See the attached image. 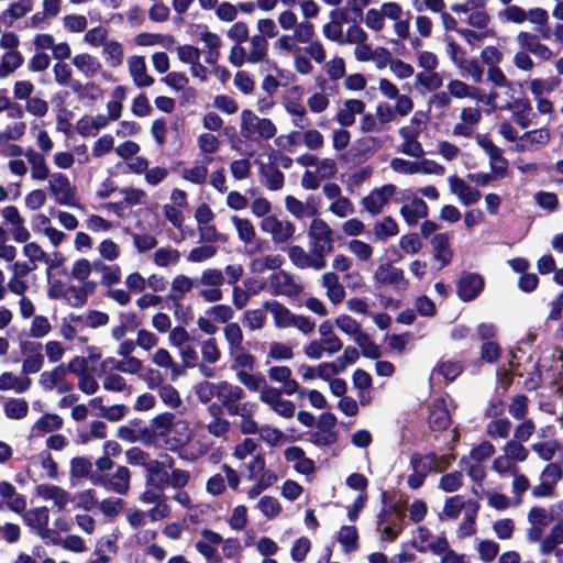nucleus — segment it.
I'll list each match as a JSON object with an SVG mask.
<instances>
[{"instance_id": "1", "label": "nucleus", "mask_w": 563, "mask_h": 563, "mask_svg": "<svg viewBox=\"0 0 563 563\" xmlns=\"http://www.w3.org/2000/svg\"><path fill=\"white\" fill-rule=\"evenodd\" d=\"M485 279L478 273L463 271L456 282V295L463 302L475 300L484 290Z\"/></svg>"}, {"instance_id": "2", "label": "nucleus", "mask_w": 563, "mask_h": 563, "mask_svg": "<svg viewBox=\"0 0 563 563\" xmlns=\"http://www.w3.org/2000/svg\"><path fill=\"white\" fill-rule=\"evenodd\" d=\"M48 189L58 205L77 207L76 187L71 186L68 177L62 173H54Z\"/></svg>"}, {"instance_id": "3", "label": "nucleus", "mask_w": 563, "mask_h": 563, "mask_svg": "<svg viewBox=\"0 0 563 563\" xmlns=\"http://www.w3.org/2000/svg\"><path fill=\"white\" fill-rule=\"evenodd\" d=\"M374 282L377 287L393 286L396 290L407 289L409 282L405 278L402 268L395 267L391 263L378 265L374 273Z\"/></svg>"}, {"instance_id": "4", "label": "nucleus", "mask_w": 563, "mask_h": 563, "mask_svg": "<svg viewBox=\"0 0 563 563\" xmlns=\"http://www.w3.org/2000/svg\"><path fill=\"white\" fill-rule=\"evenodd\" d=\"M475 139L488 155L493 173L497 177L504 178L507 174L508 161L503 156V151L487 135L476 134Z\"/></svg>"}, {"instance_id": "5", "label": "nucleus", "mask_w": 563, "mask_h": 563, "mask_svg": "<svg viewBox=\"0 0 563 563\" xmlns=\"http://www.w3.org/2000/svg\"><path fill=\"white\" fill-rule=\"evenodd\" d=\"M67 369L69 373L79 376L78 387L87 394L93 395L99 389L98 382L89 374L87 360L84 356H75L68 364Z\"/></svg>"}, {"instance_id": "6", "label": "nucleus", "mask_w": 563, "mask_h": 563, "mask_svg": "<svg viewBox=\"0 0 563 563\" xmlns=\"http://www.w3.org/2000/svg\"><path fill=\"white\" fill-rule=\"evenodd\" d=\"M397 187L394 184L383 185L380 188L373 189L362 199L364 208L373 216L382 212L384 206L396 192Z\"/></svg>"}, {"instance_id": "7", "label": "nucleus", "mask_w": 563, "mask_h": 563, "mask_svg": "<svg viewBox=\"0 0 563 563\" xmlns=\"http://www.w3.org/2000/svg\"><path fill=\"white\" fill-rule=\"evenodd\" d=\"M261 229L272 234V240L278 244L287 242L295 233V225L290 221L285 223L275 216H267L261 222Z\"/></svg>"}, {"instance_id": "8", "label": "nucleus", "mask_w": 563, "mask_h": 563, "mask_svg": "<svg viewBox=\"0 0 563 563\" xmlns=\"http://www.w3.org/2000/svg\"><path fill=\"white\" fill-rule=\"evenodd\" d=\"M332 235L333 231L324 220L314 218L311 221L308 230V236L313 241L312 247L321 245L324 250H328V253L333 252L334 241Z\"/></svg>"}, {"instance_id": "9", "label": "nucleus", "mask_w": 563, "mask_h": 563, "mask_svg": "<svg viewBox=\"0 0 563 563\" xmlns=\"http://www.w3.org/2000/svg\"><path fill=\"white\" fill-rule=\"evenodd\" d=\"M452 419L444 399H439L428 416L429 429L433 432H443L451 426Z\"/></svg>"}, {"instance_id": "10", "label": "nucleus", "mask_w": 563, "mask_h": 563, "mask_svg": "<svg viewBox=\"0 0 563 563\" xmlns=\"http://www.w3.org/2000/svg\"><path fill=\"white\" fill-rule=\"evenodd\" d=\"M271 286L273 287L272 294L275 296H296L301 289L300 286L294 282L292 276L285 271H279L271 275Z\"/></svg>"}, {"instance_id": "11", "label": "nucleus", "mask_w": 563, "mask_h": 563, "mask_svg": "<svg viewBox=\"0 0 563 563\" xmlns=\"http://www.w3.org/2000/svg\"><path fill=\"white\" fill-rule=\"evenodd\" d=\"M147 471L146 486L153 487L159 492L169 485V474L165 470V464L157 460H150L145 464Z\"/></svg>"}, {"instance_id": "12", "label": "nucleus", "mask_w": 563, "mask_h": 563, "mask_svg": "<svg viewBox=\"0 0 563 563\" xmlns=\"http://www.w3.org/2000/svg\"><path fill=\"white\" fill-rule=\"evenodd\" d=\"M500 109L512 110V120L520 128L526 129L531 124L529 114L532 111V107L528 99H516L514 101H508Z\"/></svg>"}, {"instance_id": "13", "label": "nucleus", "mask_w": 563, "mask_h": 563, "mask_svg": "<svg viewBox=\"0 0 563 563\" xmlns=\"http://www.w3.org/2000/svg\"><path fill=\"white\" fill-rule=\"evenodd\" d=\"M128 63L130 74L137 87H150L154 84V78L147 74L146 63L143 56H131Z\"/></svg>"}, {"instance_id": "14", "label": "nucleus", "mask_w": 563, "mask_h": 563, "mask_svg": "<svg viewBox=\"0 0 563 563\" xmlns=\"http://www.w3.org/2000/svg\"><path fill=\"white\" fill-rule=\"evenodd\" d=\"M263 308L274 316L275 327L279 329L291 327L295 314L277 300H267L263 302Z\"/></svg>"}, {"instance_id": "15", "label": "nucleus", "mask_w": 563, "mask_h": 563, "mask_svg": "<svg viewBox=\"0 0 563 563\" xmlns=\"http://www.w3.org/2000/svg\"><path fill=\"white\" fill-rule=\"evenodd\" d=\"M24 521L29 527H37L41 538H48L51 530L47 528L49 521V510L42 506L30 510L24 516Z\"/></svg>"}, {"instance_id": "16", "label": "nucleus", "mask_w": 563, "mask_h": 563, "mask_svg": "<svg viewBox=\"0 0 563 563\" xmlns=\"http://www.w3.org/2000/svg\"><path fill=\"white\" fill-rule=\"evenodd\" d=\"M449 240L450 238L448 233H437L430 241L434 251V260L441 262V268L448 266L453 257Z\"/></svg>"}, {"instance_id": "17", "label": "nucleus", "mask_w": 563, "mask_h": 563, "mask_svg": "<svg viewBox=\"0 0 563 563\" xmlns=\"http://www.w3.org/2000/svg\"><path fill=\"white\" fill-rule=\"evenodd\" d=\"M0 495L2 498L7 499V506L10 510L21 514L26 508V500L23 495L16 494L14 486L7 482H0Z\"/></svg>"}, {"instance_id": "18", "label": "nucleus", "mask_w": 563, "mask_h": 563, "mask_svg": "<svg viewBox=\"0 0 563 563\" xmlns=\"http://www.w3.org/2000/svg\"><path fill=\"white\" fill-rule=\"evenodd\" d=\"M520 142L516 144V150L518 152H522L526 150H530L526 143L530 145H545L550 141V132L548 129H537L525 132L520 137Z\"/></svg>"}, {"instance_id": "19", "label": "nucleus", "mask_w": 563, "mask_h": 563, "mask_svg": "<svg viewBox=\"0 0 563 563\" xmlns=\"http://www.w3.org/2000/svg\"><path fill=\"white\" fill-rule=\"evenodd\" d=\"M25 156L32 166L31 177L35 180L46 179L49 175V168L45 162V157L33 148H29L25 152Z\"/></svg>"}, {"instance_id": "20", "label": "nucleus", "mask_w": 563, "mask_h": 563, "mask_svg": "<svg viewBox=\"0 0 563 563\" xmlns=\"http://www.w3.org/2000/svg\"><path fill=\"white\" fill-rule=\"evenodd\" d=\"M464 371V364L461 361L440 360L438 361L433 373L441 375L448 383L454 382Z\"/></svg>"}, {"instance_id": "21", "label": "nucleus", "mask_w": 563, "mask_h": 563, "mask_svg": "<svg viewBox=\"0 0 563 563\" xmlns=\"http://www.w3.org/2000/svg\"><path fill=\"white\" fill-rule=\"evenodd\" d=\"M358 531L355 526H342L338 533V541L345 553L355 552L360 548Z\"/></svg>"}, {"instance_id": "22", "label": "nucleus", "mask_w": 563, "mask_h": 563, "mask_svg": "<svg viewBox=\"0 0 563 563\" xmlns=\"http://www.w3.org/2000/svg\"><path fill=\"white\" fill-rule=\"evenodd\" d=\"M360 357V353L354 346H346L343 355L336 357L334 362H324V367H330L332 373H343L349 364L355 363Z\"/></svg>"}, {"instance_id": "23", "label": "nucleus", "mask_w": 563, "mask_h": 563, "mask_svg": "<svg viewBox=\"0 0 563 563\" xmlns=\"http://www.w3.org/2000/svg\"><path fill=\"white\" fill-rule=\"evenodd\" d=\"M244 397V390L240 386L230 384L227 380L218 383V399L222 405L238 402Z\"/></svg>"}, {"instance_id": "24", "label": "nucleus", "mask_w": 563, "mask_h": 563, "mask_svg": "<svg viewBox=\"0 0 563 563\" xmlns=\"http://www.w3.org/2000/svg\"><path fill=\"white\" fill-rule=\"evenodd\" d=\"M466 511L464 515V522L460 526V531L464 537H471L476 532V517L478 510L481 508L479 504L476 500H467L466 501Z\"/></svg>"}, {"instance_id": "25", "label": "nucleus", "mask_w": 563, "mask_h": 563, "mask_svg": "<svg viewBox=\"0 0 563 563\" xmlns=\"http://www.w3.org/2000/svg\"><path fill=\"white\" fill-rule=\"evenodd\" d=\"M251 52L247 55V62L257 64L264 62L268 53V42L262 34H256L251 38Z\"/></svg>"}, {"instance_id": "26", "label": "nucleus", "mask_w": 563, "mask_h": 563, "mask_svg": "<svg viewBox=\"0 0 563 563\" xmlns=\"http://www.w3.org/2000/svg\"><path fill=\"white\" fill-rule=\"evenodd\" d=\"M131 474L126 466H119L115 473L109 478L111 492L120 495H126L130 489Z\"/></svg>"}, {"instance_id": "27", "label": "nucleus", "mask_w": 563, "mask_h": 563, "mask_svg": "<svg viewBox=\"0 0 563 563\" xmlns=\"http://www.w3.org/2000/svg\"><path fill=\"white\" fill-rule=\"evenodd\" d=\"M63 419L56 413H44L41 416L34 426L32 432L48 433L57 431L63 428Z\"/></svg>"}, {"instance_id": "28", "label": "nucleus", "mask_w": 563, "mask_h": 563, "mask_svg": "<svg viewBox=\"0 0 563 563\" xmlns=\"http://www.w3.org/2000/svg\"><path fill=\"white\" fill-rule=\"evenodd\" d=\"M68 369L64 364H59L51 372H43L40 377V384L45 390H52L65 379Z\"/></svg>"}, {"instance_id": "29", "label": "nucleus", "mask_w": 563, "mask_h": 563, "mask_svg": "<svg viewBox=\"0 0 563 563\" xmlns=\"http://www.w3.org/2000/svg\"><path fill=\"white\" fill-rule=\"evenodd\" d=\"M174 42L175 37L173 35H163L161 33L143 32L135 36V44L139 46H154L163 44L165 47L169 48Z\"/></svg>"}, {"instance_id": "30", "label": "nucleus", "mask_w": 563, "mask_h": 563, "mask_svg": "<svg viewBox=\"0 0 563 563\" xmlns=\"http://www.w3.org/2000/svg\"><path fill=\"white\" fill-rule=\"evenodd\" d=\"M7 418L20 420L27 416L29 404L24 398H9L3 406Z\"/></svg>"}, {"instance_id": "31", "label": "nucleus", "mask_w": 563, "mask_h": 563, "mask_svg": "<svg viewBox=\"0 0 563 563\" xmlns=\"http://www.w3.org/2000/svg\"><path fill=\"white\" fill-rule=\"evenodd\" d=\"M355 343L361 349L362 355L369 360H379L382 356V349L378 344L371 340L369 335L365 333H360L355 338Z\"/></svg>"}, {"instance_id": "32", "label": "nucleus", "mask_w": 563, "mask_h": 563, "mask_svg": "<svg viewBox=\"0 0 563 563\" xmlns=\"http://www.w3.org/2000/svg\"><path fill=\"white\" fill-rule=\"evenodd\" d=\"M261 172L266 178V187L269 190L275 191L283 188L285 176L275 164H269L267 166L262 165Z\"/></svg>"}, {"instance_id": "33", "label": "nucleus", "mask_w": 563, "mask_h": 563, "mask_svg": "<svg viewBox=\"0 0 563 563\" xmlns=\"http://www.w3.org/2000/svg\"><path fill=\"white\" fill-rule=\"evenodd\" d=\"M33 8V0H19L9 5V8L2 12V19L5 21L7 16L10 18L9 25L12 24L13 20L25 16Z\"/></svg>"}, {"instance_id": "34", "label": "nucleus", "mask_w": 563, "mask_h": 563, "mask_svg": "<svg viewBox=\"0 0 563 563\" xmlns=\"http://www.w3.org/2000/svg\"><path fill=\"white\" fill-rule=\"evenodd\" d=\"M511 421L508 418L492 420L486 427V434L492 438L507 439L511 430Z\"/></svg>"}, {"instance_id": "35", "label": "nucleus", "mask_w": 563, "mask_h": 563, "mask_svg": "<svg viewBox=\"0 0 563 563\" xmlns=\"http://www.w3.org/2000/svg\"><path fill=\"white\" fill-rule=\"evenodd\" d=\"M398 232V224L390 216L374 224L375 236L380 241H386L388 238L397 235Z\"/></svg>"}, {"instance_id": "36", "label": "nucleus", "mask_w": 563, "mask_h": 563, "mask_svg": "<svg viewBox=\"0 0 563 563\" xmlns=\"http://www.w3.org/2000/svg\"><path fill=\"white\" fill-rule=\"evenodd\" d=\"M194 287V282L186 275H177L172 283L169 299L179 300L181 296L189 292Z\"/></svg>"}, {"instance_id": "37", "label": "nucleus", "mask_w": 563, "mask_h": 563, "mask_svg": "<svg viewBox=\"0 0 563 563\" xmlns=\"http://www.w3.org/2000/svg\"><path fill=\"white\" fill-rule=\"evenodd\" d=\"M561 84V78L550 77L549 79L536 78L530 81L531 93L539 98L543 93H551Z\"/></svg>"}, {"instance_id": "38", "label": "nucleus", "mask_w": 563, "mask_h": 563, "mask_svg": "<svg viewBox=\"0 0 563 563\" xmlns=\"http://www.w3.org/2000/svg\"><path fill=\"white\" fill-rule=\"evenodd\" d=\"M235 225L239 239L244 243H251L255 239V229L249 219H241L238 216L231 218Z\"/></svg>"}, {"instance_id": "39", "label": "nucleus", "mask_w": 563, "mask_h": 563, "mask_svg": "<svg viewBox=\"0 0 563 563\" xmlns=\"http://www.w3.org/2000/svg\"><path fill=\"white\" fill-rule=\"evenodd\" d=\"M224 336L229 343L231 353L234 350L244 351V347L242 346L243 333L240 325L236 322L228 323L224 327Z\"/></svg>"}, {"instance_id": "40", "label": "nucleus", "mask_w": 563, "mask_h": 563, "mask_svg": "<svg viewBox=\"0 0 563 563\" xmlns=\"http://www.w3.org/2000/svg\"><path fill=\"white\" fill-rule=\"evenodd\" d=\"M175 415L172 412H163L152 419L153 430L159 437H166L174 427Z\"/></svg>"}, {"instance_id": "41", "label": "nucleus", "mask_w": 563, "mask_h": 563, "mask_svg": "<svg viewBox=\"0 0 563 563\" xmlns=\"http://www.w3.org/2000/svg\"><path fill=\"white\" fill-rule=\"evenodd\" d=\"M180 253L176 249L159 247L154 253V263L159 267H166L169 264L178 263Z\"/></svg>"}, {"instance_id": "42", "label": "nucleus", "mask_w": 563, "mask_h": 563, "mask_svg": "<svg viewBox=\"0 0 563 563\" xmlns=\"http://www.w3.org/2000/svg\"><path fill=\"white\" fill-rule=\"evenodd\" d=\"M71 500L76 501L77 508H82L86 511L92 510L99 504L96 497V490L92 488L77 493L73 496Z\"/></svg>"}, {"instance_id": "43", "label": "nucleus", "mask_w": 563, "mask_h": 563, "mask_svg": "<svg viewBox=\"0 0 563 563\" xmlns=\"http://www.w3.org/2000/svg\"><path fill=\"white\" fill-rule=\"evenodd\" d=\"M260 118L251 110L245 109L241 113V135L245 140H250L256 132V123Z\"/></svg>"}, {"instance_id": "44", "label": "nucleus", "mask_w": 563, "mask_h": 563, "mask_svg": "<svg viewBox=\"0 0 563 563\" xmlns=\"http://www.w3.org/2000/svg\"><path fill=\"white\" fill-rule=\"evenodd\" d=\"M462 485L463 474L460 471L442 475L439 482V488L445 493L456 492Z\"/></svg>"}, {"instance_id": "45", "label": "nucleus", "mask_w": 563, "mask_h": 563, "mask_svg": "<svg viewBox=\"0 0 563 563\" xmlns=\"http://www.w3.org/2000/svg\"><path fill=\"white\" fill-rule=\"evenodd\" d=\"M92 470L91 462L84 456H76L70 461L71 477L86 478L89 477Z\"/></svg>"}, {"instance_id": "46", "label": "nucleus", "mask_w": 563, "mask_h": 563, "mask_svg": "<svg viewBox=\"0 0 563 563\" xmlns=\"http://www.w3.org/2000/svg\"><path fill=\"white\" fill-rule=\"evenodd\" d=\"M336 327L344 333L354 335V339L360 333H365L361 329V324L349 314H341L335 319Z\"/></svg>"}, {"instance_id": "47", "label": "nucleus", "mask_w": 563, "mask_h": 563, "mask_svg": "<svg viewBox=\"0 0 563 563\" xmlns=\"http://www.w3.org/2000/svg\"><path fill=\"white\" fill-rule=\"evenodd\" d=\"M504 451L510 461L523 462L529 455V451L525 448L522 442L516 440L508 441L504 446Z\"/></svg>"}, {"instance_id": "48", "label": "nucleus", "mask_w": 563, "mask_h": 563, "mask_svg": "<svg viewBox=\"0 0 563 563\" xmlns=\"http://www.w3.org/2000/svg\"><path fill=\"white\" fill-rule=\"evenodd\" d=\"M457 67L467 73L473 78L475 84H479L482 81L484 68L476 58L467 60L464 57H460Z\"/></svg>"}, {"instance_id": "49", "label": "nucleus", "mask_w": 563, "mask_h": 563, "mask_svg": "<svg viewBox=\"0 0 563 563\" xmlns=\"http://www.w3.org/2000/svg\"><path fill=\"white\" fill-rule=\"evenodd\" d=\"M448 88L450 93L455 98H477V95H475L476 87H471L459 79L451 80L448 85Z\"/></svg>"}, {"instance_id": "50", "label": "nucleus", "mask_w": 563, "mask_h": 563, "mask_svg": "<svg viewBox=\"0 0 563 563\" xmlns=\"http://www.w3.org/2000/svg\"><path fill=\"white\" fill-rule=\"evenodd\" d=\"M501 356V347L496 341L483 342L481 346V360L485 363H496Z\"/></svg>"}, {"instance_id": "51", "label": "nucleus", "mask_w": 563, "mask_h": 563, "mask_svg": "<svg viewBox=\"0 0 563 563\" xmlns=\"http://www.w3.org/2000/svg\"><path fill=\"white\" fill-rule=\"evenodd\" d=\"M195 393L202 404H208L214 396L218 397V384L200 382L195 386Z\"/></svg>"}, {"instance_id": "52", "label": "nucleus", "mask_w": 563, "mask_h": 563, "mask_svg": "<svg viewBox=\"0 0 563 563\" xmlns=\"http://www.w3.org/2000/svg\"><path fill=\"white\" fill-rule=\"evenodd\" d=\"M257 507L267 518H275L282 512L280 504L272 496H263L260 499Z\"/></svg>"}, {"instance_id": "53", "label": "nucleus", "mask_w": 563, "mask_h": 563, "mask_svg": "<svg viewBox=\"0 0 563 563\" xmlns=\"http://www.w3.org/2000/svg\"><path fill=\"white\" fill-rule=\"evenodd\" d=\"M311 548V542L307 537H300L297 539L291 549H290V556L291 559L297 562L301 563L305 561L307 554L309 553Z\"/></svg>"}, {"instance_id": "54", "label": "nucleus", "mask_w": 563, "mask_h": 563, "mask_svg": "<svg viewBox=\"0 0 563 563\" xmlns=\"http://www.w3.org/2000/svg\"><path fill=\"white\" fill-rule=\"evenodd\" d=\"M103 54L108 60H111V66L117 67L122 64L123 48L117 41L106 42L103 44Z\"/></svg>"}, {"instance_id": "55", "label": "nucleus", "mask_w": 563, "mask_h": 563, "mask_svg": "<svg viewBox=\"0 0 563 563\" xmlns=\"http://www.w3.org/2000/svg\"><path fill=\"white\" fill-rule=\"evenodd\" d=\"M555 519L542 507H532L528 514V521L533 526L547 527Z\"/></svg>"}, {"instance_id": "56", "label": "nucleus", "mask_w": 563, "mask_h": 563, "mask_svg": "<svg viewBox=\"0 0 563 563\" xmlns=\"http://www.w3.org/2000/svg\"><path fill=\"white\" fill-rule=\"evenodd\" d=\"M508 411L515 419H523L528 413V397L523 394L515 396Z\"/></svg>"}, {"instance_id": "57", "label": "nucleus", "mask_w": 563, "mask_h": 563, "mask_svg": "<svg viewBox=\"0 0 563 563\" xmlns=\"http://www.w3.org/2000/svg\"><path fill=\"white\" fill-rule=\"evenodd\" d=\"M159 397L165 405L172 408H178L181 405L178 390L170 384L161 386Z\"/></svg>"}, {"instance_id": "58", "label": "nucleus", "mask_w": 563, "mask_h": 563, "mask_svg": "<svg viewBox=\"0 0 563 563\" xmlns=\"http://www.w3.org/2000/svg\"><path fill=\"white\" fill-rule=\"evenodd\" d=\"M495 451V446L489 441L485 440L471 450L470 456L472 460L481 463L493 456Z\"/></svg>"}, {"instance_id": "59", "label": "nucleus", "mask_w": 563, "mask_h": 563, "mask_svg": "<svg viewBox=\"0 0 563 563\" xmlns=\"http://www.w3.org/2000/svg\"><path fill=\"white\" fill-rule=\"evenodd\" d=\"M123 505L124 501L121 498H106L98 504L102 514L110 518L119 516Z\"/></svg>"}, {"instance_id": "60", "label": "nucleus", "mask_w": 563, "mask_h": 563, "mask_svg": "<svg viewBox=\"0 0 563 563\" xmlns=\"http://www.w3.org/2000/svg\"><path fill=\"white\" fill-rule=\"evenodd\" d=\"M559 448L558 441H547V442H538L532 444V450L539 455V457L543 461H551L555 452Z\"/></svg>"}, {"instance_id": "61", "label": "nucleus", "mask_w": 563, "mask_h": 563, "mask_svg": "<svg viewBox=\"0 0 563 563\" xmlns=\"http://www.w3.org/2000/svg\"><path fill=\"white\" fill-rule=\"evenodd\" d=\"M201 354L205 362L214 364L221 357V352L217 345L216 339H208L202 343Z\"/></svg>"}, {"instance_id": "62", "label": "nucleus", "mask_w": 563, "mask_h": 563, "mask_svg": "<svg viewBox=\"0 0 563 563\" xmlns=\"http://www.w3.org/2000/svg\"><path fill=\"white\" fill-rule=\"evenodd\" d=\"M65 300L69 306L80 308L87 303L88 298L85 296L80 287L70 285L66 288Z\"/></svg>"}, {"instance_id": "63", "label": "nucleus", "mask_w": 563, "mask_h": 563, "mask_svg": "<svg viewBox=\"0 0 563 563\" xmlns=\"http://www.w3.org/2000/svg\"><path fill=\"white\" fill-rule=\"evenodd\" d=\"M73 65L77 67L79 70H84L87 68L91 74L96 73L100 67V63L91 55L84 53L76 55L73 60Z\"/></svg>"}, {"instance_id": "64", "label": "nucleus", "mask_w": 563, "mask_h": 563, "mask_svg": "<svg viewBox=\"0 0 563 563\" xmlns=\"http://www.w3.org/2000/svg\"><path fill=\"white\" fill-rule=\"evenodd\" d=\"M228 37L236 43V45H241L242 43L249 40V27L247 24L243 21L235 22L227 33Z\"/></svg>"}]
</instances>
